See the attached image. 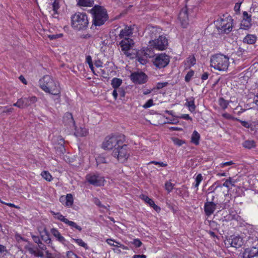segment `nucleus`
<instances>
[{
    "label": "nucleus",
    "mask_w": 258,
    "mask_h": 258,
    "mask_svg": "<svg viewBox=\"0 0 258 258\" xmlns=\"http://www.w3.org/2000/svg\"><path fill=\"white\" fill-rule=\"evenodd\" d=\"M40 88L45 92L60 97V88L58 82L46 75L39 80Z\"/></svg>",
    "instance_id": "nucleus-1"
},
{
    "label": "nucleus",
    "mask_w": 258,
    "mask_h": 258,
    "mask_svg": "<svg viewBox=\"0 0 258 258\" xmlns=\"http://www.w3.org/2000/svg\"><path fill=\"white\" fill-rule=\"evenodd\" d=\"M229 57L222 54L213 55L210 60V66L219 71H226L229 65Z\"/></svg>",
    "instance_id": "nucleus-2"
},
{
    "label": "nucleus",
    "mask_w": 258,
    "mask_h": 258,
    "mask_svg": "<svg viewBox=\"0 0 258 258\" xmlns=\"http://www.w3.org/2000/svg\"><path fill=\"white\" fill-rule=\"evenodd\" d=\"M89 20L87 15L84 13L78 12L71 17L72 27L77 30H84L87 28Z\"/></svg>",
    "instance_id": "nucleus-3"
},
{
    "label": "nucleus",
    "mask_w": 258,
    "mask_h": 258,
    "mask_svg": "<svg viewBox=\"0 0 258 258\" xmlns=\"http://www.w3.org/2000/svg\"><path fill=\"white\" fill-rule=\"evenodd\" d=\"M93 15V24L96 26L103 25L107 20V12L103 8L99 6H95L91 10Z\"/></svg>",
    "instance_id": "nucleus-4"
},
{
    "label": "nucleus",
    "mask_w": 258,
    "mask_h": 258,
    "mask_svg": "<svg viewBox=\"0 0 258 258\" xmlns=\"http://www.w3.org/2000/svg\"><path fill=\"white\" fill-rule=\"evenodd\" d=\"M112 155L117 160L121 163L126 161L130 156V150L127 145L121 143L114 149L112 152Z\"/></svg>",
    "instance_id": "nucleus-5"
},
{
    "label": "nucleus",
    "mask_w": 258,
    "mask_h": 258,
    "mask_svg": "<svg viewBox=\"0 0 258 258\" xmlns=\"http://www.w3.org/2000/svg\"><path fill=\"white\" fill-rule=\"evenodd\" d=\"M232 19L231 17L227 16L218 19L215 22V25L221 32L229 33L232 29Z\"/></svg>",
    "instance_id": "nucleus-6"
},
{
    "label": "nucleus",
    "mask_w": 258,
    "mask_h": 258,
    "mask_svg": "<svg viewBox=\"0 0 258 258\" xmlns=\"http://www.w3.org/2000/svg\"><path fill=\"white\" fill-rule=\"evenodd\" d=\"M123 139L120 136L107 137L102 143V148L105 150H113L123 143Z\"/></svg>",
    "instance_id": "nucleus-7"
},
{
    "label": "nucleus",
    "mask_w": 258,
    "mask_h": 258,
    "mask_svg": "<svg viewBox=\"0 0 258 258\" xmlns=\"http://www.w3.org/2000/svg\"><path fill=\"white\" fill-rule=\"evenodd\" d=\"M149 43L150 47L161 51L165 50L168 45V40L164 35H159L158 39L151 40Z\"/></svg>",
    "instance_id": "nucleus-8"
},
{
    "label": "nucleus",
    "mask_w": 258,
    "mask_h": 258,
    "mask_svg": "<svg viewBox=\"0 0 258 258\" xmlns=\"http://www.w3.org/2000/svg\"><path fill=\"white\" fill-rule=\"evenodd\" d=\"M169 61V56L165 53L155 55L153 60V64L159 69L165 68L168 64Z\"/></svg>",
    "instance_id": "nucleus-9"
},
{
    "label": "nucleus",
    "mask_w": 258,
    "mask_h": 258,
    "mask_svg": "<svg viewBox=\"0 0 258 258\" xmlns=\"http://www.w3.org/2000/svg\"><path fill=\"white\" fill-rule=\"evenodd\" d=\"M37 101V98L35 96L21 98L19 99L16 103H14L13 106L20 108H24L36 103Z\"/></svg>",
    "instance_id": "nucleus-10"
},
{
    "label": "nucleus",
    "mask_w": 258,
    "mask_h": 258,
    "mask_svg": "<svg viewBox=\"0 0 258 258\" xmlns=\"http://www.w3.org/2000/svg\"><path fill=\"white\" fill-rule=\"evenodd\" d=\"M86 178L90 184L97 186L103 185L105 181L104 177L98 174H89L86 175Z\"/></svg>",
    "instance_id": "nucleus-11"
},
{
    "label": "nucleus",
    "mask_w": 258,
    "mask_h": 258,
    "mask_svg": "<svg viewBox=\"0 0 258 258\" xmlns=\"http://www.w3.org/2000/svg\"><path fill=\"white\" fill-rule=\"evenodd\" d=\"M131 80L136 84H142L147 81V76L142 72H136L132 73L130 76Z\"/></svg>",
    "instance_id": "nucleus-12"
},
{
    "label": "nucleus",
    "mask_w": 258,
    "mask_h": 258,
    "mask_svg": "<svg viewBox=\"0 0 258 258\" xmlns=\"http://www.w3.org/2000/svg\"><path fill=\"white\" fill-rule=\"evenodd\" d=\"M119 44L121 47V50L123 52L124 54L126 56H129L131 53L128 52V51L134 44L133 40L131 38H128V39H121Z\"/></svg>",
    "instance_id": "nucleus-13"
},
{
    "label": "nucleus",
    "mask_w": 258,
    "mask_h": 258,
    "mask_svg": "<svg viewBox=\"0 0 258 258\" xmlns=\"http://www.w3.org/2000/svg\"><path fill=\"white\" fill-rule=\"evenodd\" d=\"M178 19L180 22L181 26L183 28L187 27L189 24V18L188 11L186 7L181 10L179 14Z\"/></svg>",
    "instance_id": "nucleus-14"
},
{
    "label": "nucleus",
    "mask_w": 258,
    "mask_h": 258,
    "mask_svg": "<svg viewBox=\"0 0 258 258\" xmlns=\"http://www.w3.org/2000/svg\"><path fill=\"white\" fill-rule=\"evenodd\" d=\"M148 50L145 48L142 49L137 52V60L142 64H145L148 62V58L150 57Z\"/></svg>",
    "instance_id": "nucleus-15"
},
{
    "label": "nucleus",
    "mask_w": 258,
    "mask_h": 258,
    "mask_svg": "<svg viewBox=\"0 0 258 258\" xmlns=\"http://www.w3.org/2000/svg\"><path fill=\"white\" fill-rule=\"evenodd\" d=\"M134 27L132 26H125L121 29L118 35V39H123L131 38L133 34Z\"/></svg>",
    "instance_id": "nucleus-16"
},
{
    "label": "nucleus",
    "mask_w": 258,
    "mask_h": 258,
    "mask_svg": "<svg viewBox=\"0 0 258 258\" xmlns=\"http://www.w3.org/2000/svg\"><path fill=\"white\" fill-rule=\"evenodd\" d=\"M243 258H258V248L253 247L244 250L242 253Z\"/></svg>",
    "instance_id": "nucleus-17"
},
{
    "label": "nucleus",
    "mask_w": 258,
    "mask_h": 258,
    "mask_svg": "<svg viewBox=\"0 0 258 258\" xmlns=\"http://www.w3.org/2000/svg\"><path fill=\"white\" fill-rule=\"evenodd\" d=\"M243 18L240 23V28L243 29H247L251 25V17L246 12L243 13Z\"/></svg>",
    "instance_id": "nucleus-18"
},
{
    "label": "nucleus",
    "mask_w": 258,
    "mask_h": 258,
    "mask_svg": "<svg viewBox=\"0 0 258 258\" xmlns=\"http://www.w3.org/2000/svg\"><path fill=\"white\" fill-rule=\"evenodd\" d=\"M214 196H212V201L208 202L205 204L204 209L207 216L211 215L215 211L216 205L213 202Z\"/></svg>",
    "instance_id": "nucleus-19"
},
{
    "label": "nucleus",
    "mask_w": 258,
    "mask_h": 258,
    "mask_svg": "<svg viewBox=\"0 0 258 258\" xmlns=\"http://www.w3.org/2000/svg\"><path fill=\"white\" fill-rule=\"evenodd\" d=\"M40 235L41 239L48 244L49 246L52 247V243L51 238L49 237L48 232L46 228H44L42 231H40Z\"/></svg>",
    "instance_id": "nucleus-20"
},
{
    "label": "nucleus",
    "mask_w": 258,
    "mask_h": 258,
    "mask_svg": "<svg viewBox=\"0 0 258 258\" xmlns=\"http://www.w3.org/2000/svg\"><path fill=\"white\" fill-rule=\"evenodd\" d=\"M51 234L56 238L57 240L63 244H66V239L61 236L60 232L56 228H52L50 230Z\"/></svg>",
    "instance_id": "nucleus-21"
},
{
    "label": "nucleus",
    "mask_w": 258,
    "mask_h": 258,
    "mask_svg": "<svg viewBox=\"0 0 258 258\" xmlns=\"http://www.w3.org/2000/svg\"><path fill=\"white\" fill-rule=\"evenodd\" d=\"M61 202H64L63 204L65 206L71 207L73 204V198L71 194H68L66 197L62 196L60 198Z\"/></svg>",
    "instance_id": "nucleus-22"
},
{
    "label": "nucleus",
    "mask_w": 258,
    "mask_h": 258,
    "mask_svg": "<svg viewBox=\"0 0 258 258\" xmlns=\"http://www.w3.org/2000/svg\"><path fill=\"white\" fill-rule=\"evenodd\" d=\"M229 243L231 246L237 248L242 245V239L239 237L235 236L231 239V241H229Z\"/></svg>",
    "instance_id": "nucleus-23"
},
{
    "label": "nucleus",
    "mask_w": 258,
    "mask_h": 258,
    "mask_svg": "<svg viewBox=\"0 0 258 258\" xmlns=\"http://www.w3.org/2000/svg\"><path fill=\"white\" fill-rule=\"evenodd\" d=\"M88 130L84 127H80L76 130L74 133L76 137H85L88 135Z\"/></svg>",
    "instance_id": "nucleus-24"
},
{
    "label": "nucleus",
    "mask_w": 258,
    "mask_h": 258,
    "mask_svg": "<svg viewBox=\"0 0 258 258\" xmlns=\"http://www.w3.org/2000/svg\"><path fill=\"white\" fill-rule=\"evenodd\" d=\"M256 40V37L254 35H247L243 39V42L249 44H254Z\"/></svg>",
    "instance_id": "nucleus-25"
},
{
    "label": "nucleus",
    "mask_w": 258,
    "mask_h": 258,
    "mask_svg": "<svg viewBox=\"0 0 258 258\" xmlns=\"http://www.w3.org/2000/svg\"><path fill=\"white\" fill-rule=\"evenodd\" d=\"M185 105L188 107L190 111L194 112L196 109L194 98L191 97L189 99H186Z\"/></svg>",
    "instance_id": "nucleus-26"
},
{
    "label": "nucleus",
    "mask_w": 258,
    "mask_h": 258,
    "mask_svg": "<svg viewBox=\"0 0 258 258\" xmlns=\"http://www.w3.org/2000/svg\"><path fill=\"white\" fill-rule=\"evenodd\" d=\"M200 139V134L196 131H194L191 137V142L195 145L199 144V140Z\"/></svg>",
    "instance_id": "nucleus-27"
},
{
    "label": "nucleus",
    "mask_w": 258,
    "mask_h": 258,
    "mask_svg": "<svg viewBox=\"0 0 258 258\" xmlns=\"http://www.w3.org/2000/svg\"><path fill=\"white\" fill-rule=\"evenodd\" d=\"M78 4L82 7H91L94 4V0H78Z\"/></svg>",
    "instance_id": "nucleus-28"
},
{
    "label": "nucleus",
    "mask_w": 258,
    "mask_h": 258,
    "mask_svg": "<svg viewBox=\"0 0 258 258\" xmlns=\"http://www.w3.org/2000/svg\"><path fill=\"white\" fill-rule=\"evenodd\" d=\"M72 240L76 243L78 245L83 247L85 249H89V246H88L87 244L85 243L82 239L72 238Z\"/></svg>",
    "instance_id": "nucleus-29"
},
{
    "label": "nucleus",
    "mask_w": 258,
    "mask_h": 258,
    "mask_svg": "<svg viewBox=\"0 0 258 258\" xmlns=\"http://www.w3.org/2000/svg\"><path fill=\"white\" fill-rule=\"evenodd\" d=\"M242 146L245 148L250 149L255 147V143L253 140H246L242 143Z\"/></svg>",
    "instance_id": "nucleus-30"
},
{
    "label": "nucleus",
    "mask_w": 258,
    "mask_h": 258,
    "mask_svg": "<svg viewBox=\"0 0 258 258\" xmlns=\"http://www.w3.org/2000/svg\"><path fill=\"white\" fill-rule=\"evenodd\" d=\"M159 29L156 27H152L149 30V34L151 39H155L159 34Z\"/></svg>",
    "instance_id": "nucleus-31"
},
{
    "label": "nucleus",
    "mask_w": 258,
    "mask_h": 258,
    "mask_svg": "<svg viewBox=\"0 0 258 258\" xmlns=\"http://www.w3.org/2000/svg\"><path fill=\"white\" fill-rule=\"evenodd\" d=\"M235 181H233L232 178L229 177L228 179H226L225 182L222 185H217L216 188L218 187H222V186H225L226 187H230V186H234L235 184Z\"/></svg>",
    "instance_id": "nucleus-32"
},
{
    "label": "nucleus",
    "mask_w": 258,
    "mask_h": 258,
    "mask_svg": "<svg viewBox=\"0 0 258 258\" xmlns=\"http://www.w3.org/2000/svg\"><path fill=\"white\" fill-rule=\"evenodd\" d=\"M65 224L69 226L72 229L75 228L79 231L82 230V228L80 226L78 225L76 223L72 221H70L68 219L67 220Z\"/></svg>",
    "instance_id": "nucleus-33"
},
{
    "label": "nucleus",
    "mask_w": 258,
    "mask_h": 258,
    "mask_svg": "<svg viewBox=\"0 0 258 258\" xmlns=\"http://www.w3.org/2000/svg\"><path fill=\"white\" fill-rule=\"evenodd\" d=\"M122 83V80L118 78H113L111 81V85L113 88H118Z\"/></svg>",
    "instance_id": "nucleus-34"
},
{
    "label": "nucleus",
    "mask_w": 258,
    "mask_h": 258,
    "mask_svg": "<svg viewBox=\"0 0 258 258\" xmlns=\"http://www.w3.org/2000/svg\"><path fill=\"white\" fill-rule=\"evenodd\" d=\"M218 104L222 109H225L229 105V102L224 98H220L218 100Z\"/></svg>",
    "instance_id": "nucleus-35"
},
{
    "label": "nucleus",
    "mask_w": 258,
    "mask_h": 258,
    "mask_svg": "<svg viewBox=\"0 0 258 258\" xmlns=\"http://www.w3.org/2000/svg\"><path fill=\"white\" fill-rule=\"evenodd\" d=\"M51 213L54 215V218L55 219H57L64 223L66 222L67 220L68 219L66 218L64 216L61 215L60 213H55L52 211L51 212Z\"/></svg>",
    "instance_id": "nucleus-36"
},
{
    "label": "nucleus",
    "mask_w": 258,
    "mask_h": 258,
    "mask_svg": "<svg viewBox=\"0 0 258 258\" xmlns=\"http://www.w3.org/2000/svg\"><path fill=\"white\" fill-rule=\"evenodd\" d=\"M196 58L194 56H189L186 60V63L188 67H190L196 63Z\"/></svg>",
    "instance_id": "nucleus-37"
},
{
    "label": "nucleus",
    "mask_w": 258,
    "mask_h": 258,
    "mask_svg": "<svg viewBox=\"0 0 258 258\" xmlns=\"http://www.w3.org/2000/svg\"><path fill=\"white\" fill-rule=\"evenodd\" d=\"M41 175L47 181H50L52 179V176L48 171H43Z\"/></svg>",
    "instance_id": "nucleus-38"
},
{
    "label": "nucleus",
    "mask_w": 258,
    "mask_h": 258,
    "mask_svg": "<svg viewBox=\"0 0 258 258\" xmlns=\"http://www.w3.org/2000/svg\"><path fill=\"white\" fill-rule=\"evenodd\" d=\"M97 165L101 163H107L106 159L102 156H99L96 158Z\"/></svg>",
    "instance_id": "nucleus-39"
},
{
    "label": "nucleus",
    "mask_w": 258,
    "mask_h": 258,
    "mask_svg": "<svg viewBox=\"0 0 258 258\" xmlns=\"http://www.w3.org/2000/svg\"><path fill=\"white\" fill-rule=\"evenodd\" d=\"M174 184L171 183L170 181H167L165 183V189L170 192L172 191L174 187Z\"/></svg>",
    "instance_id": "nucleus-40"
},
{
    "label": "nucleus",
    "mask_w": 258,
    "mask_h": 258,
    "mask_svg": "<svg viewBox=\"0 0 258 258\" xmlns=\"http://www.w3.org/2000/svg\"><path fill=\"white\" fill-rule=\"evenodd\" d=\"M141 198L150 206L153 204L154 202L151 199L145 195H142Z\"/></svg>",
    "instance_id": "nucleus-41"
},
{
    "label": "nucleus",
    "mask_w": 258,
    "mask_h": 258,
    "mask_svg": "<svg viewBox=\"0 0 258 258\" xmlns=\"http://www.w3.org/2000/svg\"><path fill=\"white\" fill-rule=\"evenodd\" d=\"M203 180V176L201 174H199L195 179L196 184L195 185V187L198 188L201 182Z\"/></svg>",
    "instance_id": "nucleus-42"
},
{
    "label": "nucleus",
    "mask_w": 258,
    "mask_h": 258,
    "mask_svg": "<svg viewBox=\"0 0 258 258\" xmlns=\"http://www.w3.org/2000/svg\"><path fill=\"white\" fill-rule=\"evenodd\" d=\"M172 140L174 144L178 146H181L185 143L184 141L176 138H173Z\"/></svg>",
    "instance_id": "nucleus-43"
},
{
    "label": "nucleus",
    "mask_w": 258,
    "mask_h": 258,
    "mask_svg": "<svg viewBox=\"0 0 258 258\" xmlns=\"http://www.w3.org/2000/svg\"><path fill=\"white\" fill-rule=\"evenodd\" d=\"M194 72L193 71H189L185 77V81L186 82H188L192 77L194 76Z\"/></svg>",
    "instance_id": "nucleus-44"
},
{
    "label": "nucleus",
    "mask_w": 258,
    "mask_h": 258,
    "mask_svg": "<svg viewBox=\"0 0 258 258\" xmlns=\"http://www.w3.org/2000/svg\"><path fill=\"white\" fill-rule=\"evenodd\" d=\"M67 258H81L72 251H69L67 252Z\"/></svg>",
    "instance_id": "nucleus-45"
},
{
    "label": "nucleus",
    "mask_w": 258,
    "mask_h": 258,
    "mask_svg": "<svg viewBox=\"0 0 258 258\" xmlns=\"http://www.w3.org/2000/svg\"><path fill=\"white\" fill-rule=\"evenodd\" d=\"M66 117L68 118L69 119V122L70 124L74 125L75 124V121L74 120L73 116L71 113H67L66 114Z\"/></svg>",
    "instance_id": "nucleus-46"
},
{
    "label": "nucleus",
    "mask_w": 258,
    "mask_h": 258,
    "mask_svg": "<svg viewBox=\"0 0 258 258\" xmlns=\"http://www.w3.org/2000/svg\"><path fill=\"white\" fill-rule=\"evenodd\" d=\"M235 120L239 121L241 124L246 128H249L250 127L251 124L247 121H242L238 118H235Z\"/></svg>",
    "instance_id": "nucleus-47"
},
{
    "label": "nucleus",
    "mask_w": 258,
    "mask_h": 258,
    "mask_svg": "<svg viewBox=\"0 0 258 258\" xmlns=\"http://www.w3.org/2000/svg\"><path fill=\"white\" fill-rule=\"evenodd\" d=\"M62 34H52V35H48V37L50 40H54L58 38H60L62 37Z\"/></svg>",
    "instance_id": "nucleus-48"
},
{
    "label": "nucleus",
    "mask_w": 258,
    "mask_h": 258,
    "mask_svg": "<svg viewBox=\"0 0 258 258\" xmlns=\"http://www.w3.org/2000/svg\"><path fill=\"white\" fill-rule=\"evenodd\" d=\"M153 105V101L152 99H149L148 101L143 105L144 108H148L150 107Z\"/></svg>",
    "instance_id": "nucleus-49"
},
{
    "label": "nucleus",
    "mask_w": 258,
    "mask_h": 258,
    "mask_svg": "<svg viewBox=\"0 0 258 258\" xmlns=\"http://www.w3.org/2000/svg\"><path fill=\"white\" fill-rule=\"evenodd\" d=\"M53 10L55 12H57V10L59 9V4L57 0H55L52 4Z\"/></svg>",
    "instance_id": "nucleus-50"
},
{
    "label": "nucleus",
    "mask_w": 258,
    "mask_h": 258,
    "mask_svg": "<svg viewBox=\"0 0 258 258\" xmlns=\"http://www.w3.org/2000/svg\"><path fill=\"white\" fill-rule=\"evenodd\" d=\"M133 244H134L136 247H140L142 245V243L139 239H135L134 240Z\"/></svg>",
    "instance_id": "nucleus-51"
},
{
    "label": "nucleus",
    "mask_w": 258,
    "mask_h": 258,
    "mask_svg": "<svg viewBox=\"0 0 258 258\" xmlns=\"http://www.w3.org/2000/svg\"><path fill=\"white\" fill-rule=\"evenodd\" d=\"M233 164H234V163L232 161H229V162H224V163L220 164L219 167L223 168L226 166H230V165H233Z\"/></svg>",
    "instance_id": "nucleus-52"
},
{
    "label": "nucleus",
    "mask_w": 258,
    "mask_h": 258,
    "mask_svg": "<svg viewBox=\"0 0 258 258\" xmlns=\"http://www.w3.org/2000/svg\"><path fill=\"white\" fill-rule=\"evenodd\" d=\"M222 116L226 119H232V120H235V118H236L232 116L230 114L227 113H223L222 114Z\"/></svg>",
    "instance_id": "nucleus-53"
},
{
    "label": "nucleus",
    "mask_w": 258,
    "mask_h": 258,
    "mask_svg": "<svg viewBox=\"0 0 258 258\" xmlns=\"http://www.w3.org/2000/svg\"><path fill=\"white\" fill-rule=\"evenodd\" d=\"M115 247H120L121 248L123 249L127 250L128 249L127 247L125 246V245L118 242H115Z\"/></svg>",
    "instance_id": "nucleus-54"
},
{
    "label": "nucleus",
    "mask_w": 258,
    "mask_h": 258,
    "mask_svg": "<svg viewBox=\"0 0 258 258\" xmlns=\"http://www.w3.org/2000/svg\"><path fill=\"white\" fill-rule=\"evenodd\" d=\"M168 84L167 82H164V83H158L157 84V88L159 89H161L164 87H166Z\"/></svg>",
    "instance_id": "nucleus-55"
},
{
    "label": "nucleus",
    "mask_w": 258,
    "mask_h": 258,
    "mask_svg": "<svg viewBox=\"0 0 258 258\" xmlns=\"http://www.w3.org/2000/svg\"><path fill=\"white\" fill-rule=\"evenodd\" d=\"M32 238L33 240V241L36 243H37L38 244L39 243H40V242L41 241L40 240V238H39V236H36V235H32Z\"/></svg>",
    "instance_id": "nucleus-56"
},
{
    "label": "nucleus",
    "mask_w": 258,
    "mask_h": 258,
    "mask_svg": "<svg viewBox=\"0 0 258 258\" xmlns=\"http://www.w3.org/2000/svg\"><path fill=\"white\" fill-rule=\"evenodd\" d=\"M38 246L42 250L45 251L46 250V246L41 242V241L38 244Z\"/></svg>",
    "instance_id": "nucleus-57"
},
{
    "label": "nucleus",
    "mask_w": 258,
    "mask_h": 258,
    "mask_svg": "<svg viewBox=\"0 0 258 258\" xmlns=\"http://www.w3.org/2000/svg\"><path fill=\"white\" fill-rule=\"evenodd\" d=\"M8 250L5 246L0 244V253H4L5 252H7Z\"/></svg>",
    "instance_id": "nucleus-58"
},
{
    "label": "nucleus",
    "mask_w": 258,
    "mask_h": 258,
    "mask_svg": "<svg viewBox=\"0 0 258 258\" xmlns=\"http://www.w3.org/2000/svg\"><path fill=\"white\" fill-rule=\"evenodd\" d=\"M151 163H153L155 165H159L161 167H165L167 166V164L164 163L162 162L152 161Z\"/></svg>",
    "instance_id": "nucleus-59"
},
{
    "label": "nucleus",
    "mask_w": 258,
    "mask_h": 258,
    "mask_svg": "<svg viewBox=\"0 0 258 258\" xmlns=\"http://www.w3.org/2000/svg\"><path fill=\"white\" fill-rule=\"evenodd\" d=\"M241 3H237L235 4L234 6V11L236 12H238L240 11V8Z\"/></svg>",
    "instance_id": "nucleus-60"
},
{
    "label": "nucleus",
    "mask_w": 258,
    "mask_h": 258,
    "mask_svg": "<svg viewBox=\"0 0 258 258\" xmlns=\"http://www.w3.org/2000/svg\"><path fill=\"white\" fill-rule=\"evenodd\" d=\"M150 206L152 207L157 212H159L161 210L160 208L156 205L154 202L153 203V204L151 205Z\"/></svg>",
    "instance_id": "nucleus-61"
},
{
    "label": "nucleus",
    "mask_w": 258,
    "mask_h": 258,
    "mask_svg": "<svg viewBox=\"0 0 258 258\" xmlns=\"http://www.w3.org/2000/svg\"><path fill=\"white\" fill-rule=\"evenodd\" d=\"M14 110V108H7V107H4V110L3 111V112H5V113H10V112H13Z\"/></svg>",
    "instance_id": "nucleus-62"
},
{
    "label": "nucleus",
    "mask_w": 258,
    "mask_h": 258,
    "mask_svg": "<svg viewBox=\"0 0 258 258\" xmlns=\"http://www.w3.org/2000/svg\"><path fill=\"white\" fill-rule=\"evenodd\" d=\"M106 242L110 245L115 247V244L114 243L115 242V241H113V240H112L111 239H108L106 240Z\"/></svg>",
    "instance_id": "nucleus-63"
},
{
    "label": "nucleus",
    "mask_w": 258,
    "mask_h": 258,
    "mask_svg": "<svg viewBox=\"0 0 258 258\" xmlns=\"http://www.w3.org/2000/svg\"><path fill=\"white\" fill-rule=\"evenodd\" d=\"M208 76H209V74L207 72H205L202 75V77H201V79L202 80H206L208 79Z\"/></svg>",
    "instance_id": "nucleus-64"
}]
</instances>
